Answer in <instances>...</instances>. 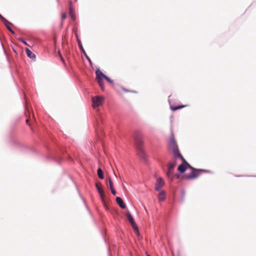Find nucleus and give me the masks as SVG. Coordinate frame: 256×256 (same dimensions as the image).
I'll return each instance as SVG.
<instances>
[{"instance_id":"5","label":"nucleus","mask_w":256,"mask_h":256,"mask_svg":"<svg viewBox=\"0 0 256 256\" xmlns=\"http://www.w3.org/2000/svg\"><path fill=\"white\" fill-rule=\"evenodd\" d=\"M26 116L27 118L26 120V123L30 127V128L31 130L34 132V129L32 126V123L36 121V118H34V114L33 112L30 114V110L27 108L26 111L25 113Z\"/></svg>"},{"instance_id":"20","label":"nucleus","mask_w":256,"mask_h":256,"mask_svg":"<svg viewBox=\"0 0 256 256\" xmlns=\"http://www.w3.org/2000/svg\"><path fill=\"white\" fill-rule=\"evenodd\" d=\"M110 190H111V192H112V194L115 196L116 194V192L114 190V188H110Z\"/></svg>"},{"instance_id":"18","label":"nucleus","mask_w":256,"mask_h":256,"mask_svg":"<svg viewBox=\"0 0 256 256\" xmlns=\"http://www.w3.org/2000/svg\"><path fill=\"white\" fill-rule=\"evenodd\" d=\"M108 186L109 187V188L110 189L114 188L113 182H112V178L110 177H108Z\"/></svg>"},{"instance_id":"7","label":"nucleus","mask_w":256,"mask_h":256,"mask_svg":"<svg viewBox=\"0 0 256 256\" xmlns=\"http://www.w3.org/2000/svg\"><path fill=\"white\" fill-rule=\"evenodd\" d=\"M104 98L102 96H97L92 98V106L94 108L101 106L104 102Z\"/></svg>"},{"instance_id":"13","label":"nucleus","mask_w":256,"mask_h":256,"mask_svg":"<svg viewBox=\"0 0 256 256\" xmlns=\"http://www.w3.org/2000/svg\"><path fill=\"white\" fill-rule=\"evenodd\" d=\"M138 153L140 157L142 158H144L146 154L144 148H140L137 149Z\"/></svg>"},{"instance_id":"15","label":"nucleus","mask_w":256,"mask_h":256,"mask_svg":"<svg viewBox=\"0 0 256 256\" xmlns=\"http://www.w3.org/2000/svg\"><path fill=\"white\" fill-rule=\"evenodd\" d=\"M26 53L27 56L31 58H36V56L34 54H33L28 48H26Z\"/></svg>"},{"instance_id":"8","label":"nucleus","mask_w":256,"mask_h":256,"mask_svg":"<svg viewBox=\"0 0 256 256\" xmlns=\"http://www.w3.org/2000/svg\"><path fill=\"white\" fill-rule=\"evenodd\" d=\"M176 166V159L169 162L168 164V171L166 172V175L168 177H170L174 172V168Z\"/></svg>"},{"instance_id":"11","label":"nucleus","mask_w":256,"mask_h":256,"mask_svg":"<svg viewBox=\"0 0 256 256\" xmlns=\"http://www.w3.org/2000/svg\"><path fill=\"white\" fill-rule=\"evenodd\" d=\"M116 202L121 208H126L125 204L124 202L120 198L116 197Z\"/></svg>"},{"instance_id":"14","label":"nucleus","mask_w":256,"mask_h":256,"mask_svg":"<svg viewBox=\"0 0 256 256\" xmlns=\"http://www.w3.org/2000/svg\"><path fill=\"white\" fill-rule=\"evenodd\" d=\"M166 192L164 190H162L158 194V199L160 201H164L165 200Z\"/></svg>"},{"instance_id":"19","label":"nucleus","mask_w":256,"mask_h":256,"mask_svg":"<svg viewBox=\"0 0 256 256\" xmlns=\"http://www.w3.org/2000/svg\"><path fill=\"white\" fill-rule=\"evenodd\" d=\"M70 15L72 18V20H75V16L72 12V8L70 7Z\"/></svg>"},{"instance_id":"3","label":"nucleus","mask_w":256,"mask_h":256,"mask_svg":"<svg viewBox=\"0 0 256 256\" xmlns=\"http://www.w3.org/2000/svg\"><path fill=\"white\" fill-rule=\"evenodd\" d=\"M169 148L174 154V158L176 159L180 156H182L179 152L178 145L173 136L170 139Z\"/></svg>"},{"instance_id":"16","label":"nucleus","mask_w":256,"mask_h":256,"mask_svg":"<svg viewBox=\"0 0 256 256\" xmlns=\"http://www.w3.org/2000/svg\"><path fill=\"white\" fill-rule=\"evenodd\" d=\"M97 174H98V176L100 178L104 179V176L103 172L101 168H99L98 170Z\"/></svg>"},{"instance_id":"2","label":"nucleus","mask_w":256,"mask_h":256,"mask_svg":"<svg viewBox=\"0 0 256 256\" xmlns=\"http://www.w3.org/2000/svg\"><path fill=\"white\" fill-rule=\"evenodd\" d=\"M96 80H97L100 86L101 89L104 90V84L103 81V78H104L107 81L110 82V83H112L113 82L112 80L108 77L104 75L100 70H97L96 71Z\"/></svg>"},{"instance_id":"21","label":"nucleus","mask_w":256,"mask_h":256,"mask_svg":"<svg viewBox=\"0 0 256 256\" xmlns=\"http://www.w3.org/2000/svg\"><path fill=\"white\" fill-rule=\"evenodd\" d=\"M66 13H63L62 16V20H64L66 18Z\"/></svg>"},{"instance_id":"26","label":"nucleus","mask_w":256,"mask_h":256,"mask_svg":"<svg viewBox=\"0 0 256 256\" xmlns=\"http://www.w3.org/2000/svg\"><path fill=\"white\" fill-rule=\"evenodd\" d=\"M147 256H149V255H148Z\"/></svg>"},{"instance_id":"24","label":"nucleus","mask_w":256,"mask_h":256,"mask_svg":"<svg viewBox=\"0 0 256 256\" xmlns=\"http://www.w3.org/2000/svg\"><path fill=\"white\" fill-rule=\"evenodd\" d=\"M176 177H177L178 178H179V174H176Z\"/></svg>"},{"instance_id":"1","label":"nucleus","mask_w":256,"mask_h":256,"mask_svg":"<svg viewBox=\"0 0 256 256\" xmlns=\"http://www.w3.org/2000/svg\"><path fill=\"white\" fill-rule=\"evenodd\" d=\"M178 158H180L182 163L180 164L178 168V170L181 173L184 172L188 168L192 170L190 174H186L184 176V178L187 180H192L196 178L202 172H206L204 170L196 169L192 167L184 158L182 156H180Z\"/></svg>"},{"instance_id":"9","label":"nucleus","mask_w":256,"mask_h":256,"mask_svg":"<svg viewBox=\"0 0 256 256\" xmlns=\"http://www.w3.org/2000/svg\"><path fill=\"white\" fill-rule=\"evenodd\" d=\"M164 182L163 179L161 178H158L156 179V181L155 184V190L156 191H158L160 189L164 186Z\"/></svg>"},{"instance_id":"17","label":"nucleus","mask_w":256,"mask_h":256,"mask_svg":"<svg viewBox=\"0 0 256 256\" xmlns=\"http://www.w3.org/2000/svg\"><path fill=\"white\" fill-rule=\"evenodd\" d=\"M186 106H184V105H182V106H170V109L172 110V111H176V110H178L179 109H180V108H184Z\"/></svg>"},{"instance_id":"6","label":"nucleus","mask_w":256,"mask_h":256,"mask_svg":"<svg viewBox=\"0 0 256 256\" xmlns=\"http://www.w3.org/2000/svg\"><path fill=\"white\" fill-rule=\"evenodd\" d=\"M126 216L128 218V220L130 223L134 232H136V234L137 235H138L139 234L138 228L135 223V222L134 220L133 217L131 215V214H130V212H128L126 214Z\"/></svg>"},{"instance_id":"25","label":"nucleus","mask_w":256,"mask_h":256,"mask_svg":"<svg viewBox=\"0 0 256 256\" xmlns=\"http://www.w3.org/2000/svg\"><path fill=\"white\" fill-rule=\"evenodd\" d=\"M13 50H14V52H16V50L14 48H13Z\"/></svg>"},{"instance_id":"12","label":"nucleus","mask_w":256,"mask_h":256,"mask_svg":"<svg viewBox=\"0 0 256 256\" xmlns=\"http://www.w3.org/2000/svg\"><path fill=\"white\" fill-rule=\"evenodd\" d=\"M4 24H5L6 26L8 29V30L12 34H14V32L12 29V24L10 22H9L8 21H7L6 20H4Z\"/></svg>"},{"instance_id":"4","label":"nucleus","mask_w":256,"mask_h":256,"mask_svg":"<svg viewBox=\"0 0 256 256\" xmlns=\"http://www.w3.org/2000/svg\"><path fill=\"white\" fill-rule=\"evenodd\" d=\"M142 134L140 132H134V143L136 149L143 148L144 142L142 140Z\"/></svg>"},{"instance_id":"22","label":"nucleus","mask_w":256,"mask_h":256,"mask_svg":"<svg viewBox=\"0 0 256 256\" xmlns=\"http://www.w3.org/2000/svg\"><path fill=\"white\" fill-rule=\"evenodd\" d=\"M18 40L20 41H21L24 44H26V45L27 44L26 42L25 41H24L22 39V38H19Z\"/></svg>"},{"instance_id":"23","label":"nucleus","mask_w":256,"mask_h":256,"mask_svg":"<svg viewBox=\"0 0 256 256\" xmlns=\"http://www.w3.org/2000/svg\"><path fill=\"white\" fill-rule=\"evenodd\" d=\"M58 54H59L60 56V57L62 60V62H64V60L63 58L62 57L60 51H58Z\"/></svg>"},{"instance_id":"10","label":"nucleus","mask_w":256,"mask_h":256,"mask_svg":"<svg viewBox=\"0 0 256 256\" xmlns=\"http://www.w3.org/2000/svg\"><path fill=\"white\" fill-rule=\"evenodd\" d=\"M96 188L97 189V190H98V193L100 196V198L102 199V202L104 203V190H102V187H101V184L100 182H96Z\"/></svg>"}]
</instances>
